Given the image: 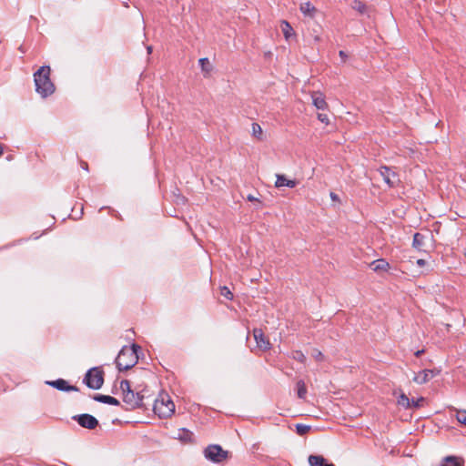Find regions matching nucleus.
<instances>
[{"label":"nucleus","instance_id":"f257e3e1","mask_svg":"<svg viewBox=\"0 0 466 466\" xmlns=\"http://www.w3.org/2000/svg\"><path fill=\"white\" fill-rule=\"evenodd\" d=\"M51 69L48 66H41L34 73L35 91L41 97L46 98L55 92V85L50 79Z\"/></svg>","mask_w":466,"mask_h":466},{"label":"nucleus","instance_id":"f03ea898","mask_svg":"<svg viewBox=\"0 0 466 466\" xmlns=\"http://www.w3.org/2000/svg\"><path fill=\"white\" fill-rule=\"evenodd\" d=\"M141 347L136 343L131 346H124L119 351L116 365L119 371H126L133 368L138 361V351Z\"/></svg>","mask_w":466,"mask_h":466},{"label":"nucleus","instance_id":"7ed1b4c3","mask_svg":"<svg viewBox=\"0 0 466 466\" xmlns=\"http://www.w3.org/2000/svg\"><path fill=\"white\" fill-rule=\"evenodd\" d=\"M153 410L159 418H169L175 412V404L167 393H160L154 401Z\"/></svg>","mask_w":466,"mask_h":466},{"label":"nucleus","instance_id":"20e7f679","mask_svg":"<svg viewBox=\"0 0 466 466\" xmlns=\"http://www.w3.org/2000/svg\"><path fill=\"white\" fill-rule=\"evenodd\" d=\"M83 382L92 390H99L104 383V371L97 367L91 368L86 373Z\"/></svg>","mask_w":466,"mask_h":466},{"label":"nucleus","instance_id":"39448f33","mask_svg":"<svg viewBox=\"0 0 466 466\" xmlns=\"http://www.w3.org/2000/svg\"><path fill=\"white\" fill-rule=\"evenodd\" d=\"M205 457L216 463L222 462L228 457V451H224L220 445H208L204 451Z\"/></svg>","mask_w":466,"mask_h":466},{"label":"nucleus","instance_id":"423d86ee","mask_svg":"<svg viewBox=\"0 0 466 466\" xmlns=\"http://www.w3.org/2000/svg\"><path fill=\"white\" fill-rule=\"evenodd\" d=\"M378 172L382 177V179L384 180V182L390 187H395L400 182L399 175L387 166H381L378 169Z\"/></svg>","mask_w":466,"mask_h":466},{"label":"nucleus","instance_id":"0eeeda50","mask_svg":"<svg viewBox=\"0 0 466 466\" xmlns=\"http://www.w3.org/2000/svg\"><path fill=\"white\" fill-rule=\"evenodd\" d=\"M73 420L85 429L94 430L98 426V420L88 413L75 415Z\"/></svg>","mask_w":466,"mask_h":466},{"label":"nucleus","instance_id":"6e6552de","mask_svg":"<svg viewBox=\"0 0 466 466\" xmlns=\"http://www.w3.org/2000/svg\"><path fill=\"white\" fill-rule=\"evenodd\" d=\"M143 395L131 390L123 396V401L129 406V409H137L143 406Z\"/></svg>","mask_w":466,"mask_h":466},{"label":"nucleus","instance_id":"1a4fd4ad","mask_svg":"<svg viewBox=\"0 0 466 466\" xmlns=\"http://www.w3.org/2000/svg\"><path fill=\"white\" fill-rule=\"evenodd\" d=\"M253 336L256 340L258 348H259L263 351L268 350L270 349L269 340L265 337L264 332L261 329H254Z\"/></svg>","mask_w":466,"mask_h":466},{"label":"nucleus","instance_id":"9d476101","mask_svg":"<svg viewBox=\"0 0 466 466\" xmlns=\"http://www.w3.org/2000/svg\"><path fill=\"white\" fill-rule=\"evenodd\" d=\"M46 384L60 390V391H78L79 390V389L76 386L69 385L68 382L64 379L49 380V381H46Z\"/></svg>","mask_w":466,"mask_h":466},{"label":"nucleus","instance_id":"9b49d317","mask_svg":"<svg viewBox=\"0 0 466 466\" xmlns=\"http://www.w3.org/2000/svg\"><path fill=\"white\" fill-rule=\"evenodd\" d=\"M438 373L439 371L435 370H423L414 376L413 381L418 384H424L434 378Z\"/></svg>","mask_w":466,"mask_h":466},{"label":"nucleus","instance_id":"f8f14e48","mask_svg":"<svg viewBox=\"0 0 466 466\" xmlns=\"http://www.w3.org/2000/svg\"><path fill=\"white\" fill-rule=\"evenodd\" d=\"M298 180L296 179H288L285 175L278 174L277 180L275 182L276 187H288L290 188L295 187L298 185Z\"/></svg>","mask_w":466,"mask_h":466},{"label":"nucleus","instance_id":"ddd939ff","mask_svg":"<svg viewBox=\"0 0 466 466\" xmlns=\"http://www.w3.org/2000/svg\"><path fill=\"white\" fill-rule=\"evenodd\" d=\"M311 97H312V103H313L314 106H316L317 109L325 110L328 108V104L325 100V96H323V94H321L319 92H314L311 95Z\"/></svg>","mask_w":466,"mask_h":466},{"label":"nucleus","instance_id":"4468645a","mask_svg":"<svg viewBox=\"0 0 466 466\" xmlns=\"http://www.w3.org/2000/svg\"><path fill=\"white\" fill-rule=\"evenodd\" d=\"M425 239L426 237L423 234L420 232L415 233L413 235L412 248H414L419 252H425Z\"/></svg>","mask_w":466,"mask_h":466},{"label":"nucleus","instance_id":"2eb2a0df","mask_svg":"<svg viewBox=\"0 0 466 466\" xmlns=\"http://www.w3.org/2000/svg\"><path fill=\"white\" fill-rule=\"evenodd\" d=\"M93 400L97 402H101V403H105V404H108V405H113V406L120 405V402L117 399H116L112 396H109V395L96 394L93 396Z\"/></svg>","mask_w":466,"mask_h":466},{"label":"nucleus","instance_id":"dca6fc26","mask_svg":"<svg viewBox=\"0 0 466 466\" xmlns=\"http://www.w3.org/2000/svg\"><path fill=\"white\" fill-rule=\"evenodd\" d=\"M351 8L357 11L360 15H366L367 16H370V6L367 5L364 2L360 0H354L351 3Z\"/></svg>","mask_w":466,"mask_h":466},{"label":"nucleus","instance_id":"f3484780","mask_svg":"<svg viewBox=\"0 0 466 466\" xmlns=\"http://www.w3.org/2000/svg\"><path fill=\"white\" fill-rule=\"evenodd\" d=\"M370 266L375 272L388 271L390 269V264L384 258L376 259Z\"/></svg>","mask_w":466,"mask_h":466},{"label":"nucleus","instance_id":"a211bd4d","mask_svg":"<svg viewBox=\"0 0 466 466\" xmlns=\"http://www.w3.org/2000/svg\"><path fill=\"white\" fill-rule=\"evenodd\" d=\"M309 463L310 466H335L333 463H329L321 455H309Z\"/></svg>","mask_w":466,"mask_h":466},{"label":"nucleus","instance_id":"6ab92c4d","mask_svg":"<svg viewBox=\"0 0 466 466\" xmlns=\"http://www.w3.org/2000/svg\"><path fill=\"white\" fill-rule=\"evenodd\" d=\"M464 459L454 455L446 456L441 466H463Z\"/></svg>","mask_w":466,"mask_h":466},{"label":"nucleus","instance_id":"aec40b11","mask_svg":"<svg viewBox=\"0 0 466 466\" xmlns=\"http://www.w3.org/2000/svg\"><path fill=\"white\" fill-rule=\"evenodd\" d=\"M300 11L305 15L312 17L316 13L317 9L310 2H306L300 5Z\"/></svg>","mask_w":466,"mask_h":466},{"label":"nucleus","instance_id":"412c9836","mask_svg":"<svg viewBox=\"0 0 466 466\" xmlns=\"http://www.w3.org/2000/svg\"><path fill=\"white\" fill-rule=\"evenodd\" d=\"M177 439H179L182 441L190 442L193 439V433L183 428L178 431Z\"/></svg>","mask_w":466,"mask_h":466},{"label":"nucleus","instance_id":"4be33fe9","mask_svg":"<svg viewBox=\"0 0 466 466\" xmlns=\"http://www.w3.org/2000/svg\"><path fill=\"white\" fill-rule=\"evenodd\" d=\"M281 30L285 36V38L288 40L291 35H294V30L292 26L289 25V22L283 20L281 22Z\"/></svg>","mask_w":466,"mask_h":466},{"label":"nucleus","instance_id":"5701e85b","mask_svg":"<svg viewBox=\"0 0 466 466\" xmlns=\"http://www.w3.org/2000/svg\"><path fill=\"white\" fill-rule=\"evenodd\" d=\"M198 63L201 67V70L205 73V76H208L212 70V66H211L208 58H207V57L200 58L198 60Z\"/></svg>","mask_w":466,"mask_h":466},{"label":"nucleus","instance_id":"b1692460","mask_svg":"<svg viewBox=\"0 0 466 466\" xmlns=\"http://www.w3.org/2000/svg\"><path fill=\"white\" fill-rule=\"evenodd\" d=\"M297 394L299 399L304 400L307 395V387L304 380H299L297 382Z\"/></svg>","mask_w":466,"mask_h":466},{"label":"nucleus","instance_id":"393cba45","mask_svg":"<svg viewBox=\"0 0 466 466\" xmlns=\"http://www.w3.org/2000/svg\"><path fill=\"white\" fill-rule=\"evenodd\" d=\"M397 402H398V405L403 407L404 409L411 408L410 400L403 392H401V394L399 396Z\"/></svg>","mask_w":466,"mask_h":466},{"label":"nucleus","instance_id":"a878e982","mask_svg":"<svg viewBox=\"0 0 466 466\" xmlns=\"http://www.w3.org/2000/svg\"><path fill=\"white\" fill-rule=\"evenodd\" d=\"M310 429L311 427L309 425L300 423L296 424V432L299 436L307 434L310 431Z\"/></svg>","mask_w":466,"mask_h":466},{"label":"nucleus","instance_id":"bb28decb","mask_svg":"<svg viewBox=\"0 0 466 466\" xmlns=\"http://www.w3.org/2000/svg\"><path fill=\"white\" fill-rule=\"evenodd\" d=\"M262 128L258 123H252V135L258 140L262 139Z\"/></svg>","mask_w":466,"mask_h":466},{"label":"nucleus","instance_id":"cd10ccee","mask_svg":"<svg viewBox=\"0 0 466 466\" xmlns=\"http://www.w3.org/2000/svg\"><path fill=\"white\" fill-rule=\"evenodd\" d=\"M292 358L300 363H305L306 356L301 350H295L292 352Z\"/></svg>","mask_w":466,"mask_h":466},{"label":"nucleus","instance_id":"c85d7f7f","mask_svg":"<svg viewBox=\"0 0 466 466\" xmlns=\"http://www.w3.org/2000/svg\"><path fill=\"white\" fill-rule=\"evenodd\" d=\"M120 389H121V390L123 392V395H125L126 392L131 390L130 382L127 380H123L120 382Z\"/></svg>","mask_w":466,"mask_h":466},{"label":"nucleus","instance_id":"c756f323","mask_svg":"<svg viewBox=\"0 0 466 466\" xmlns=\"http://www.w3.org/2000/svg\"><path fill=\"white\" fill-rule=\"evenodd\" d=\"M456 419L460 423L466 425V410H459Z\"/></svg>","mask_w":466,"mask_h":466},{"label":"nucleus","instance_id":"7c9ffc66","mask_svg":"<svg viewBox=\"0 0 466 466\" xmlns=\"http://www.w3.org/2000/svg\"><path fill=\"white\" fill-rule=\"evenodd\" d=\"M220 294L225 297L226 299L231 300L233 299V294L229 290V289L226 286L221 288Z\"/></svg>","mask_w":466,"mask_h":466},{"label":"nucleus","instance_id":"2f4dec72","mask_svg":"<svg viewBox=\"0 0 466 466\" xmlns=\"http://www.w3.org/2000/svg\"><path fill=\"white\" fill-rule=\"evenodd\" d=\"M425 401V399L423 397H420L417 400H410V403H411V408H415V409H418L420 408L422 403Z\"/></svg>","mask_w":466,"mask_h":466},{"label":"nucleus","instance_id":"473e14b6","mask_svg":"<svg viewBox=\"0 0 466 466\" xmlns=\"http://www.w3.org/2000/svg\"><path fill=\"white\" fill-rule=\"evenodd\" d=\"M318 119L321 122V123H324L326 125H328L329 123V116L327 114H324V113H319L318 116H317Z\"/></svg>","mask_w":466,"mask_h":466},{"label":"nucleus","instance_id":"72a5a7b5","mask_svg":"<svg viewBox=\"0 0 466 466\" xmlns=\"http://www.w3.org/2000/svg\"><path fill=\"white\" fill-rule=\"evenodd\" d=\"M312 356L318 361H322L324 360V355L319 350H314Z\"/></svg>","mask_w":466,"mask_h":466},{"label":"nucleus","instance_id":"f704fd0d","mask_svg":"<svg viewBox=\"0 0 466 466\" xmlns=\"http://www.w3.org/2000/svg\"><path fill=\"white\" fill-rule=\"evenodd\" d=\"M416 264L419 266V267H424L426 265V260L422 259V258H419L417 261H416Z\"/></svg>","mask_w":466,"mask_h":466},{"label":"nucleus","instance_id":"c9c22d12","mask_svg":"<svg viewBox=\"0 0 466 466\" xmlns=\"http://www.w3.org/2000/svg\"><path fill=\"white\" fill-rule=\"evenodd\" d=\"M80 166L84 170L88 171V164L86 162L81 161Z\"/></svg>","mask_w":466,"mask_h":466},{"label":"nucleus","instance_id":"e433bc0d","mask_svg":"<svg viewBox=\"0 0 466 466\" xmlns=\"http://www.w3.org/2000/svg\"><path fill=\"white\" fill-rule=\"evenodd\" d=\"M339 55L342 58L343 61H345L346 58L348 57L347 54L342 50L339 51Z\"/></svg>","mask_w":466,"mask_h":466},{"label":"nucleus","instance_id":"4c0bfd02","mask_svg":"<svg viewBox=\"0 0 466 466\" xmlns=\"http://www.w3.org/2000/svg\"><path fill=\"white\" fill-rule=\"evenodd\" d=\"M247 199H248V201H250V202L258 201V199L257 198L253 197L252 195H248V196L247 197Z\"/></svg>","mask_w":466,"mask_h":466},{"label":"nucleus","instance_id":"58836bf2","mask_svg":"<svg viewBox=\"0 0 466 466\" xmlns=\"http://www.w3.org/2000/svg\"><path fill=\"white\" fill-rule=\"evenodd\" d=\"M423 352H424V350H418V351H416V352H415V356H416V357H420Z\"/></svg>","mask_w":466,"mask_h":466},{"label":"nucleus","instance_id":"ea45409f","mask_svg":"<svg viewBox=\"0 0 466 466\" xmlns=\"http://www.w3.org/2000/svg\"><path fill=\"white\" fill-rule=\"evenodd\" d=\"M152 46H147V54H151L152 53Z\"/></svg>","mask_w":466,"mask_h":466},{"label":"nucleus","instance_id":"a19ab883","mask_svg":"<svg viewBox=\"0 0 466 466\" xmlns=\"http://www.w3.org/2000/svg\"><path fill=\"white\" fill-rule=\"evenodd\" d=\"M4 154V145L0 144V156Z\"/></svg>","mask_w":466,"mask_h":466},{"label":"nucleus","instance_id":"79ce46f5","mask_svg":"<svg viewBox=\"0 0 466 466\" xmlns=\"http://www.w3.org/2000/svg\"><path fill=\"white\" fill-rule=\"evenodd\" d=\"M330 197L332 199H337V198H338L337 195L334 193H330Z\"/></svg>","mask_w":466,"mask_h":466},{"label":"nucleus","instance_id":"37998d69","mask_svg":"<svg viewBox=\"0 0 466 466\" xmlns=\"http://www.w3.org/2000/svg\"><path fill=\"white\" fill-rule=\"evenodd\" d=\"M465 255H466V253H465Z\"/></svg>","mask_w":466,"mask_h":466}]
</instances>
